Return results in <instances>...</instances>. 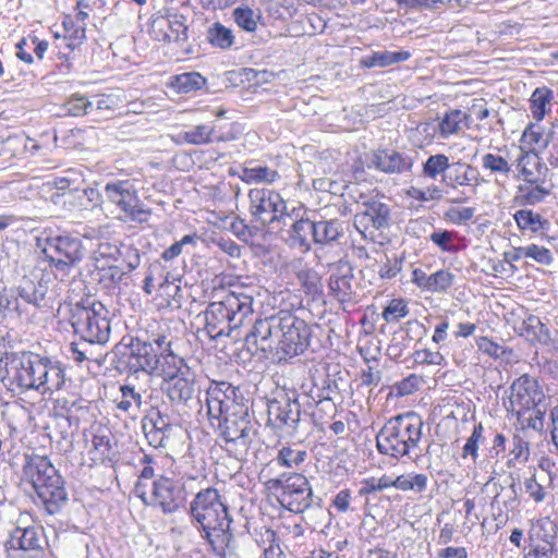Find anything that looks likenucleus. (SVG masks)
Wrapping results in <instances>:
<instances>
[{
  "label": "nucleus",
  "instance_id": "43",
  "mask_svg": "<svg viewBox=\"0 0 558 558\" xmlns=\"http://www.w3.org/2000/svg\"><path fill=\"white\" fill-rule=\"evenodd\" d=\"M256 542L263 548L260 558H286L275 531L266 529Z\"/></svg>",
  "mask_w": 558,
  "mask_h": 558
},
{
  "label": "nucleus",
  "instance_id": "52",
  "mask_svg": "<svg viewBox=\"0 0 558 558\" xmlns=\"http://www.w3.org/2000/svg\"><path fill=\"white\" fill-rule=\"evenodd\" d=\"M99 281L105 287L110 288L120 283L123 278L128 275L123 268L119 265H105L99 267Z\"/></svg>",
  "mask_w": 558,
  "mask_h": 558
},
{
  "label": "nucleus",
  "instance_id": "30",
  "mask_svg": "<svg viewBox=\"0 0 558 558\" xmlns=\"http://www.w3.org/2000/svg\"><path fill=\"white\" fill-rule=\"evenodd\" d=\"M113 437L110 430L99 428L92 439L89 454L94 462H111L113 460Z\"/></svg>",
  "mask_w": 558,
  "mask_h": 558
},
{
  "label": "nucleus",
  "instance_id": "31",
  "mask_svg": "<svg viewBox=\"0 0 558 558\" xmlns=\"http://www.w3.org/2000/svg\"><path fill=\"white\" fill-rule=\"evenodd\" d=\"M550 195L547 183H520L517 187L514 201L520 206H536Z\"/></svg>",
  "mask_w": 558,
  "mask_h": 558
},
{
  "label": "nucleus",
  "instance_id": "22",
  "mask_svg": "<svg viewBox=\"0 0 558 558\" xmlns=\"http://www.w3.org/2000/svg\"><path fill=\"white\" fill-rule=\"evenodd\" d=\"M478 177L476 168L459 160L450 162L447 173L440 182L447 190H459L466 186H477Z\"/></svg>",
  "mask_w": 558,
  "mask_h": 558
},
{
  "label": "nucleus",
  "instance_id": "51",
  "mask_svg": "<svg viewBox=\"0 0 558 558\" xmlns=\"http://www.w3.org/2000/svg\"><path fill=\"white\" fill-rule=\"evenodd\" d=\"M121 246L122 243L118 244L108 240L100 241L94 251V259L96 263L104 262L105 265L110 262H118Z\"/></svg>",
  "mask_w": 558,
  "mask_h": 558
},
{
  "label": "nucleus",
  "instance_id": "2",
  "mask_svg": "<svg viewBox=\"0 0 558 558\" xmlns=\"http://www.w3.org/2000/svg\"><path fill=\"white\" fill-rule=\"evenodd\" d=\"M189 513L203 532L217 555H223L230 546L233 535L230 532L232 522L226 500L214 487L201 489L190 502Z\"/></svg>",
  "mask_w": 558,
  "mask_h": 558
},
{
  "label": "nucleus",
  "instance_id": "38",
  "mask_svg": "<svg viewBox=\"0 0 558 558\" xmlns=\"http://www.w3.org/2000/svg\"><path fill=\"white\" fill-rule=\"evenodd\" d=\"M206 78L197 72H186L171 77L170 86L178 93H191L201 89Z\"/></svg>",
  "mask_w": 558,
  "mask_h": 558
},
{
  "label": "nucleus",
  "instance_id": "25",
  "mask_svg": "<svg viewBox=\"0 0 558 558\" xmlns=\"http://www.w3.org/2000/svg\"><path fill=\"white\" fill-rule=\"evenodd\" d=\"M364 208L355 215V225L364 229L373 227L376 230L383 229L389 222V208L378 201L365 202Z\"/></svg>",
  "mask_w": 558,
  "mask_h": 558
},
{
  "label": "nucleus",
  "instance_id": "56",
  "mask_svg": "<svg viewBox=\"0 0 558 558\" xmlns=\"http://www.w3.org/2000/svg\"><path fill=\"white\" fill-rule=\"evenodd\" d=\"M68 114L73 117H82L92 112V104L83 95H72L64 105Z\"/></svg>",
  "mask_w": 558,
  "mask_h": 558
},
{
  "label": "nucleus",
  "instance_id": "36",
  "mask_svg": "<svg viewBox=\"0 0 558 558\" xmlns=\"http://www.w3.org/2000/svg\"><path fill=\"white\" fill-rule=\"evenodd\" d=\"M428 477L423 473H407L397 476L395 480L391 478V487L399 490L407 492L413 490L421 494L426 490Z\"/></svg>",
  "mask_w": 558,
  "mask_h": 558
},
{
  "label": "nucleus",
  "instance_id": "40",
  "mask_svg": "<svg viewBox=\"0 0 558 558\" xmlns=\"http://www.w3.org/2000/svg\"><path fill=\"white\" fill-rule=\"evenodd\" d=\"M421 328L422 326L417 322H409L407 323V332L405 333H396L390 343L387 347V355L395 361H398L403 353L408 350L411 337L409 332L412 330V327Z\"/></svg>",
  "mask_w": 558,
  "mask_h": 558
},
{
  "label": "nucleus",
  "instance_id": "32",
  "mask_svg": "<svg viewBox=\"0 0 558 558\" xmlns=\"http://www.w3.org/2000/svg\"><path fill=\"white\" fill-rule=\"evenodd\" d=\"M353 275L351 270L345 274L335 272L329 278V288L332 295L340 303H352L354 302V290L352 286Z\"/></svg>",
  "mask_w": 558,
  "mask_h": 558
},
{
  "label": "nucleus",
  "instance_id": "47",
  "mask_svg": "<svg viewBox=\"0 0 558 558\" xmlns=\"http://www.w3.org/2000/svg\"><path fill=\"white\" fill-rule=\"evenodd\" d=\"M135 338L141 341H145L147 344L149 343L150 348H153L158 354H163L166 351H169V347H171V341L168 339L165 331L145 330L144 332L138 333Z\"/></svg>",
  "mask_w": 558,
  "mask_h": 558
},
{
  "label": "nucleus",
  "instance_id": "9",
  "mask_svg": "<svg viewBox=\"0 0 558 558\" xmlns=\"http://www.w3.org/2000/svg\"><path fill=\"white\" fill-rule=\"evenodd\" d=\"M269 490L281 489L278 501L289 511L302 513L313 504V492L308 480L300 473L282 474L266 482Z\"/></svg>",
  "mask_w": 558,
  "mask_h": 558
},
{
  "label": "nucleus",
  "instance_id": "33",
  "mask_svg": "<svg viewBox=\"0 0 558 558\" xmlns=\"http://www.w3.org/2000/svg\"><path fill=\"white\" fill-rule=\"evenodd\" d=\"M411 58L409 51H375L371 56H366L361 60L363 68H386L391 64L407 61Z\"/></svg>",
  "mask_w": 558,
  "mask_h": 558
},
{
  "label": "nucleus",
  "instance_id": "44",
  "mask_svg": "<svg viewBox=\"0 0 558 558\" xmlns=\"http://www.w3.org/2000/svg\"><path fill=\"white\" fill-rule=\"evenodd\" d=\"M233 19L239 27L252 33L257 29V24L262 19V14L259 10H253L245 5L233 10Z\"/></svg>",
  "mask_w": 558,
  "mask_h": 558
},
{
  "label": "nucleus",
  "instance_id": "1",
  "mask_svg": "<svg viewBox=\"0 0 558 558\" xmlns=\"http://www.w3.org/2000/svg\"><path fill=\"white\" fill-rule=\"evenodd\" d=\"M238 387L227 381H211L206 391L207 414L227 442L247 446L255 436L248 409L242 403Z\"/></svg>",
  "mask_w": 558,
  "mask_h": 558
},
{
  "label": "nucleus",
  "instance_id": "12",
  "mask_svg": "<svg viewBox=\"0 0 558 558\" xmlns=\"http://www.w3.org/2000/svg\"><path fill=\"white\" fill-rule=\"evenodd\" d=\"M47 291L48 287L43 280L34 281L24 278L15 290L10 291L9 295L0 296V306L19 316L29 318L44 305Z\"/></svg>",
  "mask_w": 558,
  "mask_h": 558
},
{
  "label": "nucleus",
  "instance_id": "24",
  "mask_svg": "<svg viewBox=\"0 0 558 558\" xmlns=\"http://www.w3.org/2000/svg\"><path fill=\"white\" fill-rule=\"evenodd\" d=\"M183 375H178L166 380V392L173 404H186L195 393L194 374L191 369H183Z\"/></svg>",
  "mask_w": 558,
  "mask_h": 558
},
{
  "label": "nucleus",
  "instance_id": "6",
  "mask_svg": "<svg viewBox=\"0 0 558 558\" xmlns=\"http://www.w3.org/2000/svg\"><path fill=\"white\" fill-rule=\"evenodd\" d=\"M108 310L100 302L74 304L70 310V324L85 343L105 344L111 332Z\"/></svg>",
  "mask_w": 558,
  "mask_h": 558
},
{
  "label": "nucleus",
  "instance_id": "50",
  "mask_svg": "<svg viewBox=\"0 0 558 558\" xmlns=\"http://www.w3.org/2000/svg\"><path fill=\"white\" fill-rule=\"evenodd\" d=\"M482 167L495 174L508 178L512 166L506 158L499 155L487 153L482 157Z\"/></svg>",
  "mask_w": 558,
  "mask_h": 558
},
{
  "label": "nucleus",
  "instance_id": "48",
  "mask_svg": "<svg viewBox=\"0 0 558 558\" xmlns=\"http://www.w3.org/2000/svg\"><path fill=\"white\" fill-rule=\"evenodd\" d=\"M215 134V126L207 124H199L183 133V138L186 143L192 145H204L213 142Z\"/></svg>",
  "mask_w": 558,
  "mask_h": 558
},
{
  "label": "nucleus",
  "instance_id": "28",
  "mask_svg": "<svg viewBox=\"0 0 558 558\" xmlns=\"http://www.w3.org/2000/svg\"><path fill=\"white\" fill-rule=\"evenodd\" d=\"M520 336L531 343L549 345L553 341L549 329L542 323L538 316L527 315L518 327Z\"/></svg>",
  "mask_w": 558,
  "mask_h": 558
},
{
  "label": "nucleus",
  "instance_id": "41",
  "mask_svg": "<svg viewBox=\"0 0 558 558\" xmlns=\"http://www.w3.org/2000/svg\"><path fill=\"white\" fill-rule=\"evenodd\" d=\"M207 40L214 47L229 49L234 43V35L232 29L217 22L208 27Z\"/></svg>",
  "mask_w": 558,
  "mask_h": 558
},
{
  "label": "nucleus",
  "instance_id": "20",
  "mask_svg": "<svg viewBox=\"0 0 558 558\" xmlns=\"http://www.w3.org/2000/svg\"><path fill=\"white\" fill-rule=\"evenodd\" d=\"M514 166L518 172L517 178L522 180V183H547L549 169L536 150L521 149Z\"/></svg>",
  "mask_w": 558,
  "mask_h": 558
},
{
  "label": "nucleus",
  "instance_id": "60",
  "mask_svg": "<svg viewBox=\"0 0 558 558\" xmlns=\"http://www.w3.org/2000/svg\"><path fill=\"white\" fill-rule=\"evenodd\" d=\"M408 195L420 202L440 201L444 196L442 190L437 185H430L426 190L412 186Z\"/></svg>",
  "mask_w": 558,
  "mask_h": 558
},
{
  "label": "nucleus",
  "instance_id": "3",
  "mask_svg": "<svg viewBox=\"0 0 558 558\" xmlns=\"http://www.w3.org/2000/svg\"><path fill=\"white\" fill-rule=\"evenodd\" d=\"M253 303L252 295L233 290L221 300L210 302L205 311V329L209 337L241 338V327L253 322Z\"/></svg>",
  "mask_w": 558,
  "mask_h": 558
},
{
  "label": "nucleus",
  "instance_id": "18",
  "mask_svg": "<svg viewBox=\"0 0 558 558\" xmlns=\"http://www.w3.org/2000/svg\"><path fill=\"white\" fill-rule=\"evenodd\" d=\"M186 500L187 492L183 483L159 476L153 482L151 494L146 504L159 508L166 514H171L184 508Z\"/></svg>",
  "mask_w": 558,
  "mask_h": 558
},
{
  "label": "nucleus",
  "instance_id": "4",
  "mask_svg": "<svg viewBox=\"0 0 558 558\" xmlns=\"http://www.w3.org/2000/svg\"><path fill=\"white\" fill-rule=\"evenodd\" d=\"M424 423L414 412L399 414L389 418L376 435L379 453L400 460L408 457L418 458L416 452L422 437Z\"/></svg>",
  "mask_w": 558,
  "mask_h": 558
},
{
  "label": "nucleus",
  "instance_id": "21",
  "mask_svg": "<svg viewBox=\"0 0 558 558\" xmlns=\"http://www.w3.org/2000/svg\"><path fill=\"white\" fill-rule=\"evenodd\" d=\"M130 354L128 357V367L131 372L137 373L140 371L153 373L160 364V355L150 344L141 341L137 338H132L130 343Z\"/></svg>",
  "mask_w": 558,
  "mask_h": 558
},
{
  "label": "nucleus",
  "instance_id": "57",
  "mask_svg": "<svg viewBox=\"0 0 558 558\" xmlns=\"http://www.w3.org/2000/svg\"><path fill=\"white\" fill-rule=\"evenodd\" d=\"M391 487V477L388 475H383L379 478L369 477L365 478L361 482V486L357 490L360 496H367L371 494H375L377 492H381L386 488Z\"/></svg>",
  "mask_w": 558,
  "mask_h": 558
},
{
  "label": "nucleus",
  "instance_id": "61",
  "mask_svg": "<svg viewBox=\"0 0 558 558\" xmlns=\"http://www.w3.org/2000/svg\"><path fill=\"white\" fill-rule=\"evenodd\" d=\"M277 177L278 173L268 167H256L252 169H245L243 179L247 182L256 181L271 183L276 180Z\"/></svg>",
  "mask_w": 558,
  "mask_h": 558
},
{
  "label": "nucleus",
  "instance_id": "58",
  "mask_svg": "<svg viewBox=\"0 0 558 558\" xmlns=\"http://www.w3.org/2000/svg\"><path fill=\"white\" fill-rule=\"evenodd\" d=\"M122 399L118 403V409L129 411L133 405L138 410L142 405V395L134 387L125 385L121 387Z\"/></svg>",
  "mask_w": 558,
  "mask_h": 558
},
{
  "label": "nucleus",
  "instance_id": "15",
  "mask_svg": "<svg viewBox=\"0 0 558 558\" xmlns=\"http://www.w3.org/2000/svg\"><path fill=\"white\" fill-rule=\"evenodd\" d=\"M46 545L43 527L35 525L14 527L4 544L8 558H46Z\"/></svg>",
  "mask_w": 558,
  "mask_h": 558
},
{
  "label": "nucleus",
  "instance_id": "17",
  "mask_svg": "<svg viewBox=\"0 0 558 558\" xmlns=\"http://www.w3.org/2000/svg\"><path fill=\"white\" fill-rule=\"evenodd\" d=\"M284 329L281 335L279 362L287 361L305 352L311 341V327L291 311L283 313Z\"/></svg>",
  "mask_w": 558,
  "mask_h": 558
},
{
  "label": "nucleus",
  "instance_id": "27",
  "mask_svg": "<svg viewBox=\"0 0 558 558\" xmlns=\"http://www.w3.org/2000/svg\"><path fill=\"white\" fill-rule=\"evenodd\" d=\"M43 373L44 375L40 376V379L36 384V391L43 396H51L53 392L62 389L65 383V375L60 363L52 362L46 357Z\"/></svg>",
  "mask_w": 558,
  "mask_h": 558
},
{
  "label": "nucleus",
  "instance_id": "59",
  "mask_svg": "<svg viewBox=\"0 0 558 558\" xmlns=\"http://www.w3.org/2000/svg\"><path fill=\"white\" fill-rule=\"evenodd\" d=\"M120 259L121 263L125 265L126 269L124 270L129 274L136 269L141 264L140 251L132 245L122 244L119 253V260Z\"/></svg>",
  "mask_w": 558,
  "mask_h": 558
},
{
  "label": "nucleus",
  "instance_id": "55",
  "mask_svg": "<svg viewBox=\"0 0 558 558\" xmlns=\"http://www.w3.org/2000/svg\"><path fill=\"white\" fill-rule=\"evenodd\" d=\"M522 141L532 146L531 149H545L548 144V137L545 135V133L541 130L539 126L530 124L522 135Z\"/></svg>",
  "mask_w": 558,
  "mask_h": 558
},
{
  "label": "nucleus",
  "instance_id": "64",
  "mask_svg": "<svg viewBox=\"0 0 558 558\" xmlns=\"http://www.w3.org/2000/svg\"><path fill=\"white\" fill-rule=\"evenodd\" d=\"M555 551L554 544L548 541L533 542L524 558H553Z\"/></svg>",
  "mask_w": 558,
  "mask_h": 558
},
{
  "label": "nucleus",
  "instance_id": "62",
  "mask_svg": "<svg viewBox=\"0 0 558 558\" xmlns=\"http://www.w3.org/2000/svg\"><path fill=\"white\" fill-rule=\"evenodd\" d=\"M413 362L420 365H442L445 357L438 351L428 349L416 350L412 354Z\"/></svg>",
  "mask_w": 558,
  "mask_h": 558
},
{
  "label": "nucleus",
  "instance_id": "63",
  "mask_svg": "<svg viewBox=\"0 0 558 558\" xmlns=\"http://www.w3.org/2000/svg\"><path fill=\"white\" fill-rule=\"evenodd\" d=\"M196 234L184 235L180 241L173 243L168 248H166L161 254V258L165 259L166 262L172 260L173 258L182 254L184 246L194 245L196 243Z\"/></svg>",
  "mask_w": 558,
  "mask_h": 558
},
{
  "label": "nucleus",
  "instance_id": "16",
  "mask_svg": "<svg viewBox=\"0 0 558 558\" xmlns=\"http://www.w3.org/2000/svg\"><path fill=\"white\" fill-rule=\"evenodd\" d=\"M509 407L511 412L521 424H524L525 414L532 409L539 407L545 396L536 379L529 375L517 378L510 387Z\"/></svg>",
  "mask_w": 558,
  "mask_h": 558
},
{
  "label": "nucleus",
  "instance_id": "5",
  "mask_svg": "<svg viewBox=\"0 0 558 558\" xmlns=\"http://www.w3.org/2000/svg\"><path fill=\"white\" fill-rule=\"evenodd\" d=\"M24 474L31 481L39 501L48 514H56L68 502L64 481L44 456L32 457L24 466Z\"/></svg>",
  "mask_w": 558,
  "mask_h": 558
},
{
  "label": "nucleus",
  "instance_id": "13",
  "mask_svg": "<svg viewBox=\"0 0 558 558\" xmlns=\"http://www.w3.org/2000/svg\"><path fill=\"white\" fill-rule=\"evenodd\" d=\"M267 425L280 434L294 436L301 423V404L294 392H281L267 402Z\"/></svg>",
  "mask_w": 558,
  "mask_h": 558
},
{
  "label": "nucleus",
  "instance_id": "53",
  "mask_svg": "<svg viewBox=\"0 0 558 558\" xmlns=\"http://www.w3.org/2000/svg\"><path fill=\"white\" fill-rule=\"evenodd\" d=\"M457 233L449 230H436L430 233L429 240L442 252L457 253L460 247L454 244Z\"/></svg>",
  "mask_w": 558,
  "mask_h": 558
},
{
  "label": "nucleus",
  "instance_id": "45",
  "mask_svg": "<svg viewBox=\"0 0 558 558\" xmlns=\"http://www.w3.org/2000/svg\"><path fill=\"white\" fill-rule=\"evenodd\" d=\"M469 116L461 110L454 109L447 112L439 123V132L441 137L447 138L461 130V125L466 121Z\"/></svg>",
  "mask_w": 558,
  "mask_h": 558
},
{
  "label": "nucleus",
  "instance_id": "35",
  "mask_svg": "<svg viewBox=\"0 0 558 558\" xmlns=\"http://www.w3.org/2000/svg\"><path fill=\"white\" fill-rule=\"evenodd\" d=\"M344 233L343 222L338 219L315 222L314 242L329 244L336 242Z\"/></svg>",
  "mask_w": 558,
  "mask_h": 558
},
{
  "label": "nucleus",
  "instance_id": "42",
  "mask_svg": "<svg viewBox=\"0 0 558 558\" xmlns=\"http://www.w3.org/2000/svg\"><path fill=\"white\" fill-rule=\"evenodd\" d=\"M159 365H161L166 379L183 375L185 373L183 369H191L182 357L172 352L171 347H169V351L160 355Z\"/></svg>",
  "mask_w": 558,
  "mask_h": 558
},
{
  "label": "nucleus",
  "instance_id": "39",
  "mask_svg": "<svg viewBox=\"0 0 558 558\" xmlns=\"http://www.w3.org/2000/svg\"><path fill=\"white\" fill-rule=\"evenodd\" d=\"M450 165L449 157L445 154L430 155L423 163L422 174L424 178L436 180L438 177L444 179Z\"/></svg>",
  "mask_w": 558,
  "mask_h": 558
},
{
  "label": "nucleus",
  "instance_id": "14",
  "mask_svg": "<svg viewBox=\"0 0 558 558\" xmlns=\"http://www.w3.org/2000/svg\"><path fill=\"white\" fill-rule=\"evenodd\" d=\"M43 254L51 266L60 271H69L84 257L81 239L71 234L48 236L41 248Z\"/></svg>",
  "mask_w": 558,
  "mask_h": 558
},
{
  "label": "nucleus",
  "instance_id": "8",
  "mask_svg": "<svg viewBox=\"0 0 558 558\" xmlns=\"http://www.w3.org/2000/svg\"><path fill=\"white\" fill-rule=\"evenodd\" d=\"M45 361L46 357L31 352L5 354L0 360L4 372L2 380L7 379L9 385H15L23 390H36V384L44 375Z\"/></svg>",
  "mask_w": 558,
  "mask_h": 558
},
{
  "label": "nucleus",
  "instance_id": "46",
  "mask_svg": "<svg viewBox=\"0 0 558 558\" xmlns=\"http://www.w3.org/2000/svg\"><path fill=\"white\" fill-rule=\"evenodd\" d=\"M74 198L77 202V207L80 210H90L97 207L101 202L102 196L96 189H80V186H74Z\"/></svg>",
  "mask_w": 558,
  "mask_h": 558
},
{
  "label": "nucleus",
  "instance_id": "54",
  "mask_svg": "<svg viewBox=\"0 0 558 558\" xmlns=\"http://www.w3.org/2000/svg\"><path fill=\"white\" fill-rule=\"evenodd\" d=\"M306 458V451L296 450L290 447H282L277 454V462L279 465L284 468H295L304 462Z\"/></svg>",
  "mask_w": 558,
  "mask_h": 558
},
{
  "label": "nucleus",
  "instance_id": "49",
  "mask_svg": "<svg viewBox=\"0 0 558 558\" xmlns=\"http://www.w3.org/2000/svg\"><path fill=\"white\" fill-rule=\"evenodd\" d=\"M456 275L448 269H439L430 274V282L428 292L432 293H446L453 286Z\"/></svg>",
  "mask_w": 558,
  "mask_h": 558
},
{
  "label": "nucleus",
  "instance_id": "7",
  "mask_svg": "<svg viewBox=\"0 0 558 558\" xmlns=\"http://www.w3.org/2000/svg\"><path fill=\"white\" fill-rule=\"evenodd\" d=\"M283 313L286 310L254 320L250 331L244 336L248 349L254 348L256 351H260L265 357L279 362L281 335L284 329Z\"/></svg>",
  "mask_w": 558,
  "mask_h": 558
},
{
  "label": "nucleus",
  "instance_id": "10",
  "mask_svg": "<svg viewBox=\"0 0 558 558\" xmlns=\"http://www.w3.org/2000/svg\"><path fill=\"white\" fill-rule=\"evenodd\" d=\"M250 211L255 219L270 229L288 227L290 209L281 195L268 189H252L248 193Z\"/></svg>",
  "mask_w": 558,
  "mask_h": 558
},
{
  "label": "nucleus",
  "instance_id": "34",
  "mask_svg": "<svg viewBox=\"0 0 558 558\" xmlns=\"http://www.w3.org/2000/svg\"><path fill=\"white\" fill-rule=\"evenodd\" d=\"M54 434L58 438V444L63 446L64 451L73 448V434L77 427L78 420L69 414H57L54 417Z\"/></svg>",
  "mask_w": 558,
  "mask_h": 558
},
{
  "label": "nucleus",
  "instance_id": "11",
  "mask_svg": "<svg viewBox=\"0 0 558 558\" xmlns=\"http://www.w3.org/2000/svg\"><path fill=\"white\" fill-rule=\"evenodd\" d=\"M106 199L122 214L124 221L147 222L151 210L142 204L134 184L130 180H112L104 187Z\"/></svg>",
  "mask_w": 558,
  "mask_h": 558
},
{
  "label": "nucleus",
  "instance_id": "29",
  "mask_svg": "<svg viewBox=\"0 0 558 558\" xmlns=\"http://www.w3.org/2000/svg\"><path fill=\"white\" fill-rule=\"evenodd\" d=\"M513 219L519 230L523 233L530 232L538 234L547 231L550 227V221L548 219L529 208L517 210L513 214Z\"/></svg>",
  "mask_w": 558,
  "mask_h": 558
},
{
  "label": "nucleus",
  "instance_id": "37",
  "mask_svg": "<svg viewBox=\"0 0 558 558\" xmlns=\"http://www.w3.org/2000/svg\"><path fill=\"white\" fill-rule=\"evenodd\" d=\"M553 97V90L547 87H537L533 92L530 99V110L535 120H543L545 114L550 111Z\"/></svg>",
  "mask_w": 558,
  "mask_h": 558
},
{
  "label": "nucleus",
  "instance_id": "26",
  "mask_svg": "<svg viewBox=\"0 0 558 558\" xmlns=\"http://www.w3.org/2000/svg\"><path fill=\"white\" fill-rule=\"evenodd\" d=\"M377 169L386 173H403L411 170L413 160L410 156L393 149L378 150L374 155Z\"/></svg>",
  "mask_w": 558,
  "mask_h": 558
},
{
  "label": "nucleus",
  "instance_id": "23",
  "mask_svg": "<svg viewBox=\"0 0 558 558\" xmlns=\"http://www.w3.org/2000/svg\"><path fill=\"white\" fill-rule=\"evenodd\" d=\"M153 32L157 39L165 41H186V17L182 14H171L167 19L156 20L153 23Z\"/></svg>",
  "mask_w": 558,
  "mask_h": 558
},
{
  "label": "nucleus",
  "instance_id": "19",
  "mask_svg": "<svg viewBox=\"0 0 558 558\" xmlns=\"http://www.w3.org/2000/svg\"><path fill=\"white\" fill-rule=\"evenodd\" d=\"M303 207H292L288 215L289 236L288 242L291 247L307 251L311 242H314L315 222L303 217Z\"/></svg>",
  "mask_w": 558,
  "mask_h": 558
}]
</instances>
